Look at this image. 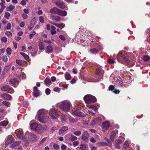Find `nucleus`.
<instances>
[{
	"mask_svg": "<svg viewBox=\"0 0 150 150\" xmlns=\"http://www.w3.org/2000/svg\"><path fill=\"white\" fill-rule=\"evenodd\" d=\"M16 133L17 136V137L19 138H23V132L22 130H19L16 131Z\"/></svg>",
	"mask_w": 150,
	"mask_h": 150,
	"instance_id": "obj_20",
	"label": "nucleus"
},
{
	"mask_svg": "<svg viewBox=\"0 0 150 150\" xmlns=\"http://www.w3.org/2000/svg\"><path fill=\"white\" fill-rule=\"evenodd\" d=\"M38 46L39 49L40 50H42L44 49L45 44L42 42H39Z\"/></svg>",
	"mask_w": 150,
	"mask_h": 150,
	"instance_id": "obj_27",
	"label": "nucleus"
},
{
	"mask_svg": "<svg viewBox=\"0 0 150 150\" xmlns=\"http://www.w3.org/2000/svg\"><path fill=\"white\" fill-rule=\"evenodd\" d=\"M16 62L17 64L18 65L20 66H23L25 65L24 63H25L26 65L27 64V63L25 61L23 62L22 61L16 60Z\"/></svg>",
	"mask_w": 150,
	"mask_h": 150,
	"instance_id": "obj_23",
	"label": "nucleus"
},
{
	"mask_svg": "<svg viewBox=\"0 0 150 150\" xmlns=\"http://www.w3.org/2000/svg\"><path fill=\"white\" fill-rule=\"evenodd\" d=\"M35 19V18H33L32 21H31V23H30V26L28 27V28L30 30H32L33 27L35 25V24L32 23L33 20L34 19Z\"/></svg>",
	"mask_w": 150,
	"mask_h": 150,
	"instance_id": "obj_34",
	"label": "nucleus"
},
{
	"mask_svg": "<svg viewBox=\"0 0 150 150\" xmlns=\"http://www.w3.org/2000/svg\"><path fill=\"white\" fill-rule=\"evenodd\" d=\"M6 51L7 53L9 55H10L11 54L12 50L10 48H7L6 50Z\"/></svg>",
	"mask_w": 150,
	"mask_h": 150,
	"instance_id": "obj_46",
	"label": "nucleus"
},
{
	"mask_svg": "<svg viewBox=\"0 0 150 150\" xmlns=\"http://www.w3.org/2000/svg\"><path fill=\"white\" fill-rule=\"evenodd\" d=\"M5 34L8 37H11L12 36V33L9 31H7L5 32Z\"/></svg>",
	"mask_w": 150,
	"mask_h": 150,
	"instance_id": "obj_47",
	"label": "nucleus"
},
{
	"mask_svg": "<svg viewBox=\"0 0 150 150\" xmlns=\"http://www.w3.org/2000/svg\"><path fill=\"white\" fill-rule=\"evenodd\" d=\"M117 133L118 131L117 130H115L112 132L110 137V139L112 141H114V138L116 136Z\"/></svg>",
	"mask_w": 150,
	"mask_h": 150,
	"instance_id": "obj_16",
	"label": "nucleus"
},
{
	"mask_svg": "<svg viewBox=\"0 0 150 150\" xmlns=\"http://www.w3.org/2000/svg\"><path fill=\"white\" fill-rule=\"evenodd\" d=\"M105 139L108 143V144H107L108 146L110 147H111L112 146V144L110 140L109 139L107 138H105Z\"/></svg>",
	"mask_w": 150,
	"mask_h": 150,
	"instance_id": "obj_40",
	"label": "nucleus"
},
{
	"mask_svg": "<svg viewBox=\"0 0 150 150\" xmlns=\"http://www.w3.org/2000/svg\"><path fill=\"white\" fill-rule=\"evenodd\" d=\"M108 62L110 64H112L115 62L114 60L112 59H109L108 60Z\"/></svg>",
	"mask_w": 150,
	"mask_h": 150,
	"instance_id": "obj_49",
	"label": "nucleus"
},
{
	"mask_svg": "<svg viewBox=\"0 0 150 150\" xmlns=\"http://www.w3.org/2000/svg\"><path fill=\"white\" fill-rule=\"evenodd\" d=\"M72 113L74 115L81 117H84L86 116V115L81 112L79 109H76Z\"/></svg>",
	"mask_w": 150,
	"mask_h": 150,
	"instance_id": "obj_6",
	"label": "nucleus"
},
{
	"mask_svg": "<svg viewBox=\"0 0 150 150\" xmlns=\"http://www.w3.org/2000/svg\"><path fill=\"white\" fill-rule=\"evenodd\" d=\"M4 18L7 19H8L9 18V17L10 16V14L8 12H5L4 14Z\"/></svg>",
	"mask_w": 150,
	"mask_h": 150,
	"instance_id": "obj_45",
	"label": "nucleus"
},
{
	"mask_svg": "<svg viewBox=\"0 0 150 150\" xmlns=\"http://www.w3.org/2000/svg\"><path fill=\"white\" fill-rule=\"evenodd\" d=\"M8 124V122L7 121H4L0 122V125L2 126H6Z\"/></svg>",
	"mask_w": 150,
	"mask_h": 150,
	"instance_id": "obj_38",
	"label": "nucleus"
},
{
	"mask_svg": "<svg viewBox=\"0 0 150 150\" xmlns=\"http://www.w3.org/2000/svg\"><path fill=\"white\" fill-rule=\"evenodd\" d=\"M59 37L60 39H61V40H62L63 41H64L66 40L65 38L63 35H60L59 36Z\"/></svg>",
	"mask_w": 150,
	"mask_h": 150,
	"instance_id": "obj_64",
	"label": "nucleus"
},
{
	"mask_svg": "<svg viewBox=\"0 0 150 150\" xmlns=\"http://www.w3.org/2000/svg\"><path fill=\"white\" fill-rule=\"evenodd\" d=\"M104 74V71L100 67L97 68L96 70L95 77L98 79L99 81L103 78Z\"/></svg>",
	"mask_w": 150,
	"mask_h": 150,
	"instance_id": "obj_4",
	"label": "nucleus"
},
{
	"mask_svg": "<svg viewBox=\"0 0 150 150\" xmlns=\"http://www.w3.org/2000/svg\"><path fill=\"white\" fill-rule=\"evenodd\" d=\"M54 25L57 26V27L61 28H64V25H63V24L62 23L59 24L57 23H55L54 24Z\"/></svg>",
	"mask_w": 150,
	"mask_h": 150,
	"instance_id": "obj_36",
	"label": "nucleus"
},
{
	"mask_svg": "<svg viewBox=\"0 0 150 150\" xmlns=\"http://www.w3.org/2000/svg\"><path fill=\"white\" fill-rule=\"evenodd\" d=\"M2 59L3 60L4 62H6L8 61L7 57L6 55L3 56Z\"/></svg>",
	"mask_w": 150,
	"mask_h": 150,
	"instance_id": "obj_58",
	"label": "nucleus"
},
{
	"mask_svg": "<svg viewBox=\"0 0 150 150\" xmlns=\"http://www.w3.org/2000/svg\"><path fill=\"white\" fill-rule=\"evenodd\" d=\"M117 59L118 60H121L123 59L128 65L130 64L129 56L125 54L124 52H119L117 54Z\"/></svg>",
	"mask_w": 150,
	"mask_h": 150,
	"instance_id": "obj_2",
	"label": "nucleus"
},
{
	"mask_svg": "<svg viewBox=\"0 0 150 150\" xmlns=\"http://www.w3.org/2000/svg\"><path fill=\"white\" fill-rule=\"evenodd\" d=\"M101 120L102 119L100 117L96 118L93 120L91 122V124L92 125H94L95 124H98V122H100Z\"/></svg>",
	"mask_w": 150,
	"mask_h": 150,
	"instance_id": "obj_14",
	"label": "nucleus"
},
{
	"mask_svg": "<svg viewBox=\"0 0 150 150\" xmlns=\"http://www.w3.org/2000/svg\"><path fill=\"white\" fill-rule=\"evenodd\" d=\"M46 50L48 53H51L52 52L53 48L50 45H49L47 46Z\"/></svg>",
	"mask_w": 150,
	"mask_h": 150,
	"instance_id": "obj_28",
	"label": "nucleus"
},
{
	"mask_svg": "<svg viewBox=\"0 0 150 150\" xmlns=\"http://www.w3.org/2000/svg\"><path fill=\"white\" fill-rule=\"evenodd\" d=\"M44 82L46 84H48L51 83V80L49 78H46L44 81Z\"/></svg>",
	"mask_w": 150,
	"mask_h": 150,
	"instance_id": "obj_42",
	"label": "nucleus"
},
{
	"mask_svg": "<svg viewBox=\"0 0 150 150\" xmlns=\"http://www.w3.org/2000/svg\"><path fill=\"white\" fill-rule=\"evenodd\" d=\"M61 89L58 87H56L53 89L54 91L57 92L59 93Z\"/></svg>",
	"mask_w": 150,
	"mask_h": 150,
	"instance_id": "obj_51",
	"label": "nucleus"
},
{
	"mask_svg": "<svg viewBox=\"0 0 150 150\" xmlns=\"http://www.w3.org/2000/svg\"><path fill=\"white\" fill-rule=\"evenodd\" d=\"M55 3L59 7L62 9H64L66 7L65 3L60 0L56 1L55 2Z\"/></svg>",
	"mask_w": 150,
	"mask_h": 150,
	"instance_id": "obj_10",
	"label": "nucleus"
},
{
	"mask_svg": "<svg viewBox=\"0 0 150 150\" xmlns=\"http://www.w3.org/2000/svg\"><path fill=\"white\" fill-rule=\"evenodd\" d=\"M20 143L21 142L20 141H17L11 145L10 147L12 148L15 147L16 146H17L18 145H19Z\"/></svg>",
	"mask_w": 150,
	"mask_h": 150,
	"instance_id": "obj_31",
	"label": "nucleus"
},
{
	"mask_svg": "<svg viewBox=\"0 0 150 150\" xmlns=\"http://www.w3.org/2000/svg\"><path fill=\"white\" fill-rule=\"evenodd\" d=\"M122 143V141L120 139L115 140V147L117 149H119L120 148V144Z\"/></svg>",
	"mask_w": 150,
	"mask_h": 150,
	"instance_id": "obj_17",
	"label": "nucleus"
},
{
	"mask_svg": "<svg viewBox=\"0 0 150 150\" xmlns=\"http://www.w3.org/2000/svg\"><path fill=\"white\" fill-rule=\"evenodd\" d=\"M84 100L86 103L90 104L95 102L96 100V99L94 96L91 94H88L84 97Z\"/></svg>",
	"mask_w": 150,
	"mask_h": 150,
	"instance_id": "obj_3",
	"label": "nucleus"
},
{
	"mask_svg": "<svg viewBox=\"0 0 150 150\" xmlns=\"http://www.w3.org/2000/svg\"><path fill=\"white\" fill-rule=\"evenodd\" d=\"M59 11L58 14L59 15L65 16L67 15V12L65 11H62L59 9Z\"/></svg>",
	"mask_w": 150,
	"mask_h": 150,
	"instance_id": "obj_22",
	"label": "nucleus"
},
{
	"mask_svg": "<svg viewBox=\"0 0 150 150\" xmlns=\"http://www.w3.org/2000/svg\"><path fill=\"white\" fill-rule=\"evenodd\" d=\"M60 114L59 112L58 111L54 109H52L50 110L49 115L53 119H56L57 117Z\"/></svg>",
	"mask_w": 150,
	"mask_h": 150,
	"instance_id": "obj_5",
	"label": "nucleus"
},
{
	"mask_svg": "<svg viewBox=\"0 0 150 150\" xmlns=\"http://www.w3.org/2000/svg\"><path fill=\"white\" fill-rule=\"evenodd\" d=\"M90 51L93 54L97 53L98 52V50L96 48L91 49L90 50Z\"/></svg>",
	"mask_w": 150,
	"mask_h": 150,
	"instance_id": "obj_35",
	"label": "nucleus"
},
{
	"mask_svg": "<svg viewBox=\"0 0 150 150\" xmlns=\"http://www.w3.org/2000/svg\"><path fill=\"white\" fill-rule=\"evenodd\" d=\"M71 106L70 102L67 100L62 102L59 105L60 108L65 112L69 111Z\"/></svg>",
	"mask_w": 150,
	"mask_h": 150,
	"instance_id": "obj_1",
	"label": "nucleus"
},
{
	"mask_svg": "<svg viewBox=\"0 0 150 150\" xmlns=\"http://www.w3.org/2000/svg\"><path fill=\"white\" fill-rule=\"evenodd\" d=\"M73 133L76 135L79 136L81 134V132L80 131H77L74 132Z\"/></svg>",
	"mask_w": 150,
	"mask_h": 150,
	"instance_id": "obj_48",
	"label": "nucleus"
},
{
	"mask_svg": "<svg viewBox=\"0 0 150 150\" xmlns=\"http://www.w3.org/2000/svg\"><path fill=\"white\" fill-rule=\"evenodd\" d=\"M1 40L3 42L6 43L7 42V39L6 37H4L1 38Z\"/></svg>",
	"mask_w": 150,
	"mask_h": 150,
	"instance_id": "obj_56",
	"label": "nucleus"
},
{
	"mask_svg": "<svg viewBox=\"0 0 150 150\" xmlns=\"http://www.w3.org/2000/svg\"><path fill=\"white\" fill-rule=\"evenodd\" d=\"M51 16L56 21H57L60 20V18L58 16H54L53 15H51Z\"/></svg>",
	"mask_w": 150,
	"mask_h": 150,
	"instance_id": "obj_54",
	"label": "nucleus"
},
{
	"mask_svg": "<svg viewBox=\"0 0 150 150\" xmlns=\"http://www.w3.org/2000/svg\"><path fill=\"white\" fill-rule=\"evenodd\" d=\"M5 3L4 0H1V2L0 3V5L1 7L4 6L6 8V6L4 5Z\"/></svg>",
	"mask_w": 150,
	"mask_h": 150,
	"instance_id": "obj_55",
	"label": "nucleus"
},
{
	"mask_svg": "<svg viewBox=\"0 0 150 150\" xmlns=\"http://www.w3.org/2000/svg\"><path fill=\"white\" fill-rule=\"evenodd\" d=\"M38 124L36 123H34L30 125L31 128L32 129L35 130L37 129V127Z\"/></svg>",
	"mask_w": 150,
	"mask_h": 150,
	"instance_id": "obj_26",
	"label": "nucleus"
},
{
	"mask_svg": "<svg viewBox=\"0 0 150 150\" xmlns=\"http://www.w3.org/2000/svg\"><path fill=\"white\" fill-rule=\"evenodd\" d=\"M69 121L71 123H74L76 121V120L75 119L71 117H69Z\"/></svg>",
	"mask_w": 150,
	"mask_h": 150,
	"instance_id": "obj_41",
	"label": "nucleus"
},
{
	"mask_svg": "<svg viewBox=\"0 0 150 150\" xmlns=\"http://www.w3.org/2000/svg\"><path fill=\"white\" fill-rule=\"evenodd\" d=\"M33 91L34 92L33 94H40V93L38 88L35 86L34 87Z\"/></svg>",
	"mask_w": 150,
	"mask_h": 150,
	"instance_id": "obj_33",
	"label": "nucleus"
},
{
	"mask_svg": "<svg viewBox=\"0 0 150 150\" xmlns=\"http://www.w3.org/2000/svg\"><path fill=\"white\" fill-rule=\"evenodd\" d=\"M3 104H4L7 107H10V103L9 102H7L6 101H3L2 102Z\"/></svg>",
	"mask_w": 150,
	"mask_h": 150,
	"instance_id": "obj_43",
	"label": "nucleus"
},
{
	"mask_svg": "<svg viewBox=\"0 0 150 150\" xmlns=\"http://www.w3.org/2000/svg\"><path fill=\"white\" fill-rule=\"evenodd\" d=\"M65 138L69 141L73 142L77 139V137L72 134H68L65 137Z\"/></svg>",
	"mask_w": 150,
	"mask_h": 150,
	"instance_id": "obj_8",
	"label": "nucleus"
},
{
	"mask_svg": "<svg viewBox=\"0 0 150 150\" xmlns=\"http://www.w3.org/2000/svg\"><path fill=\"white\" fill-rule=\"evenodd\" d=\"M29 138L30 139V141L33 142L37 140V138L36 135L34 134H30Z\"/></svg>",
	"mask_w": 150,
	"mask_h": 150,
	"instance_id": "obj_15",
	"label": "nucleus"
},
{
	"mask_svg": "<svg viewBox=\"0 0 150 150\" xmlns=\"http://www.w3.org/2000/svg\"><path fill=\"white\" fill-rule=\"evenodd\" d=\"M45 112L46 111L44 110H40L38 112V117H39L40 116H45L44 115L45 113Z\"/></svg>",
	"mask_w": 150,
	"mask_h": 150,
	"instance_id": "obj_25",
	"label": "nucleus"
},
{
	"mask_svg": "<svg viewBox=\"0 0 150 150\" xmlns=\"http://www.w3.org/2000/svg\"><path fill=\"white\" fill-rule=\"evenodd\" d=\"M20 54L25 58L26 60H28L29 58V56L26 54L24 52H21Z\"/></svg>",
	"mask_w": 150,
	"mask_h": 150,
	"instance_id": "obj_37",
	"label": "nucleus"
},
{
	"mask_svg": "<svg viewBox=\"0 0 150 150\" xmlns=\"http://www.w3.org/2000/svg\"><path fill=\"white\" fill-rule=\"evenodd\" d=\"M116 83L120 86H123V82L122 80L120 79H117V81Z\"/></svg>",
	"mask_w": 150,
	"mask_h": 150,
	"instance_id": "obj_30",
	"label": "nucleus"
},
{
	"mask_svg": "<svg viewBox=\"0 0 150 150\" xmlns=\"http://www.w3.org/2000/svg\"><path fill=\"white\" fill-rule=\"evenodd\" d=\"M16 80L15 79H12L9 81L10 83L12 84L13 85H15L16 83Z\"/></svg>",
	"mask_w": 150,
	"mask_h": 150,
	"instance_id": "obj_61",
	"label": "nucleus"
},
{
	"mask_svg": "<svg viewBox=\"0 0 150 150\" xmlns=\"http://www.w3.org/2000/svg\"><path fill=\"white\" fill-rule=\"evenodd\" d=\"M79 144V142L78 141H76L73 143V145L74 146H76L78 145Z\"/></svg>",
	"mask_w": 150,
	"mask_h": 150,
	"instance_id": "obj_60",
	"label": "nucleus"
},
{
	"mask_svg": "<svg viewBox=\"0 0 150 150\" xmlns=\"http://www.w3.org/2000/svg\"><path fill=\"white\" fill-rule=\"evenodd\" d=\"M68 127L67 126H64L60 129L59 131V133L60 134H61L63 133L64 131L68 129Z\"/></svg>",
	"mask_w": 150,
	"mask_h": 150,
	"instance_id": "obj_24",
	"label": "nucleus"
},
{
	"mask_svg": "<svg viewBox=\"0 0 150 150\" xmlns=\"http://www.w3.org/2000/svg\"><path fill=\"white\" fill-rule=\"evenodd\" d=\"M38 120L40 122L45 123L50 120L49 117L47 116H40L38 117Z\"/></svg>",
	"mask_w": 150,
	"mask_h": 150,
	"instance_id": "obj_7",
	"label": "nucleus"
},
{
	"mask_svg": "<svg viewBox=\"0 0 150 150\" xmlns=\"http://www.w3.org/2000/svg\"><path fill=\"white\" fill-rule=\"evenodd\" d=\"M100 146H108L107 144L105 142H101L99 143Z\"/></svg>",
	"mask_w": 150,
	"mask_h": 150,
	"instance_id": "obj_62",
	"label": "nucleus"
},
{
	"mask_svg": "<svg viewBox=\"0 0 150 150\" xmlns=\"http://www.w3.org/2000/svg\"><path fill=\"white\" fill-rule=\"evenodd\" d=\"M89 109H92L94 111V112H95L97 110V108L96 106H93V107H90L89 108Z\"/></svg>",
	"mask_w": 150,
	"mask_h": 150,
	"instance_id": "obj_57",
	"label": "nucleus"
},
{
	"mask_svg": "<svg viewBox=\"0 0 150 150\" xmlns=\"http://www.w3.org/2000/svg\"><path fill=\"white\" fill-rule=\"evenodd\" d=\"M61 120L62 122H66L67 120L65 116L64 115H61Z\"/></svg>",
	"mask_w": 150,
	"mask_h": 150,
	"instance_id": "obj_39",
	"label": "nucleus"
},
{
	"mask_svg": "<svg viewBox=\"0 0 150 150\" xmlns=\"http://www.w3.org/2000/svg\"><path fill=\"white\" fill-rule=\"evenodd\" d=\"M39 20L40 23H43L44 21V18L43 17L40 16L39 18Z\"/></svg>",
	"mask_w": 150,
	"mask_h": 150,
	"instance_id": "obj_52",
	"label": "nucleus"
},
{
	"mask_svg": "<svg viewBox=\"0 0 150 150\" xmlns=\"http://www.w3.org/2000/svg\"><path fill=\"white\" fill-rule=\"evenodd\" d=\"M15 7L12 5H10L9 6H7L6 8V10L7 11H12L14 8Z\"/></svg>",
	"mask_w": 150,
	"mask_h": 150,
	"instance_id": "obj_32",
	"label": "nucleus"
},
{
	"mask_svg": "<svg viewBox=\"0 0 150 150\" xmlns=\"http://www.w3.org/2000/svg\"><path fill=\"white\" fill-rule=\"evenodd\" d=\"M86 148V145L84 144H82L81 145L80 148L81 150H85Z\"/></svg>",
	"mask_w": 150,
	"mask_h": 150,
	"instance_id": "obj_44",
	"label": "nucleus"
},
{
	"mask_svg": "<svg viewBox=\"0 0 150 150\" xmlns=\"http://www.w3.org/2000/svg\"><path fill=\"white\" fill-rule=\"evenodd\" d=\"M65 78L66 80H69L71 79V76L70 74L67 72H66L64 74Z\"/></svg>",
	"mask_w": 150,
	"mask_h": 150,
	"instance_id": "obj_29",
	"label": "nucleus"
},
{
	"mask_svg": "<svg viewBox=\"0 0 150 150\" xmlns=\"http://www.w3.org/2000/svg\"><path fill=\"white\" fill-rule=\"evenodd\" d=\"M14 139L13 137H10L8 138L6 140L5 144L6 145H8L13 142L14 141Z\"/></svg>",
	"mask_w": 150,
	"mask_h": 150,
	"instance_id": "obj_19",
	"label": "nucleus"
},
{
	"mask_svg": "<svg viewBox=\"0 0 150 150\" xmlns=\"http://www.w3.org/2000/svg\"><path fill=\"white\" fill-rule=\"evenodd\" d=\"M59 9L56 7H53L50 10V13L53 14H58Z\"/></svg>",
	"mask_w": 150,
	"mask_h": 150,
	"instance_id": "obj_18",
	"label": "nucleus"
},
{
	"mask_svg": "<svg viewBox=\"0 0 150 150\" xmlns=\"http://www.w3.org/2000/svg\"><path fill=\"white\" fill-rule=\"evenodd\" d=\"M108 90L112 91V92L114 93L115 94H118L120 92L119 89H117L115 88V87L112 85H110L108 87Z\"/></svg>",
	"mask_w": 150,
	"mask_h": 150,
	"instance_id": "obj_12",
	"label": "nucleus"
},
{
	"mask_svg": "<svg viewBox=\"0 0 150 150\" xmlns=\"http://www.w3.org/2000/svg\"><path fill=\"white\" fill-rule=\"evenodd\" d=\"M110 125V123L108 122H104L102 125L103 131L105 132L108 129Z\"/></svg>",
	"mask_w": 150,
	"mask_h": 150,
	"instance_id": "obj_13",
	"label": "nucleus"
},
{
	"mask_svg": "<svg viewBox=\"0 0 150 150\" xmlns=\"http://www.w3.org/2000/svg\"><path fill=\"white\" fill-rule=\"evenodd\" d=\"M1 96L6 100H9L11 98V96L9 94H2Z\"/></svg>",
	"mask_w": 150,
	"mask_h": 150,
	"instance_id": "obj_21",
	"label": "nucleus"
},
{
	"mask_svg": "<svg viewBox=\"0 0 150 150\" xmlns=\"http://www.w3.org/2000/svg\"><path fill=\"white\" fill-rule=\"evenodd\" d=\"M150 59L149 57L147 55H145L143 57V59L144 61H147Z\"/></svg>",
	"mask_w": 150,
	"mask_h": 150,
	"instance_id": "obj_50",
	"label": "nucleus"
},
{
	"mask_svg": "<svg viewBox=\"0 0 150 150\" xmlns=\"http://www.w3.org/2000/svg\"><path fill=\"white\" fill-rule=\"evenodd\" d=\"M89 135V134L87 132L85 131L83 133L82 135L81 138L82 140L87 142L88 140Z\"/></svg>",
	"mask_w": 150,
	"mask_h": 150,
	"instance_id": "obj_11",
	"label": "nucleus"
},
{
	"mask_svg": "<svg viewBox=\"0 0 150 150\" xmlns=\"http://www.w3.org/2000/svg\"><path fill=\"white\" fill-rule=\"evenodd\" d=\"M11 66L10 65L6 66L4 68L7 71L11 68Z\"/></svg>",
	"mask_w": 150,
	"mask_h": 150,
	"instance_id": "obj_63",
	"label": "nucleus"
},
{
	"mask_svg": "<svg viewBox=\"0 0 150 150\" xmlns=\"http://www.w3.org/2000/svg\"><path fill=\"white\" fill-rule=\"evenodd\" d=\"M2 91L7 92L10 93H13L14 92V91L12 89H11L10 86H3L1 88Z\"/></svg>",
	"mask_w": 150,
	"mask_h": 150,
	"instance_id": "obj_9",
	"label": "nucleus"
},
{
	"mask_svg": "<svg viewBox=\"0 0 150 150\" xmlns=\"http://www.w3.org/2000/svg\"><path fill=\"white\" fill-rule=\"evenodd\" d=\"M129 144L128 143L125 142L123 144V148L125 149H126L128 148Z\"/></svg>",
	"mask_w": 150,
	"mask_h": 150,
	"instance_id": "obj_53",
	"label": "nucleus"
},
{
	"mask_svg": "<svg viewBox=\"0 0 150 150\" xmlns=\"http://www.w3.org/2000/svg\"><path fill=\"white\" fill-rule=\"evenodd\" d=\"M42 125H38V126L37 127L36 130H40L42 128Z\"/></svg>",
	"mask_w": 150,
	"mask_h": 150,
	"instance_id": "obj_59",
	"label": "nucleus"
}]
</instances>
